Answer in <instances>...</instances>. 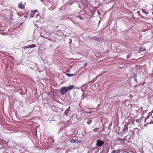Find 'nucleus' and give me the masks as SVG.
I'll use <instances>...</instances> for the list:
<instances>
[{
    "instance_id": "f257e3e1",
    "label": "nucleus",
    "mask_w": 153,
    "mask_h": 153,
    "mask_svg": "<svg viewBox=\"0 0 153 153\" xmlns=\"http://www.w3.org/2000/svg\"><path fill=\"white\" fill-rule=\"evenodd\" d=\"M74 87V86L73 85H70L68 87H62L60 89V93L61 94L64 95L68 91L73 89Z\"/></svg>"
},
{
    "instance_id": "f03ea898",
    "label": "nucleus",
    "mask_w": 153,
    "mask_h": 153,
    "mask_svg": "<svg viewBox=\"0 0 153 153\" xmlns=\"http://www.w3.org/2000/svg\"><path fill=\"white\" fill-rule=\"evenodd\" d=\"M30 17H34V15H36V18L37 19L36 20V22H38L41 20L40 16L39 15V12L37 10L32 11Z\"/></svg>"
},
{
    "instance_id": "7ed1b4c3",
    "label": "nucleus",
    "mask_w": 153,
    "mask_h": 153,
    "mask_svg": "<svg viewBox=\"0 0 153 153\" xmlns=\"http://www.w3.org/2000/svg\"><path fill=\"white\" fill-rule=\"evenodd\" d=\"M104 143V142L103 141L98 140L97 141L96 145L98 147H101Z\"/></svg>"
},
{
    "instance_id": "20e7f679",
    "label": "nucleus",
    "mask_w": 153,
    "mask_h": 153,
    "mask_svg": "<svg viewBox=\"0 0 153 153\" xmlns=\"http://www.w3.org/2000/svg\"><path fill=\"white\" fill-rule=\"evenodd\" d=\"M25 5H24L22 2H20L18 5V7L19 8L21 9H22L25 8Z\"/></svg>"
},
{
    "instance_id": "39448f33",
    "label": "nucleus",
    "mask_w": 153,
    "mask_h": 153,
    "mask_svg": "<svg viewBox=\"0 0 153 153\" xmlns=\"http://www.w3.org/2000/svg\"><path fill=\"white\" fill-rule=\"evenodd\" d=\"M36 47V45L34 44H32L31 45H29L25 47V48H34Z\"/></svg>"
},
{
    "instance_id": "423d86ee",
    "label": "nucleus",
    "mask_w": 153,
    "mask_h": 153,
    "mask_svg": "<svg viewBox=\"0 0 153 153\" xmlns=\"http://www.w3.org/2000/svg\"><path fill=\"white\" fill-rule=\"evenodd\" d=\"M70 142H71V143H77L78 142H80L81 141H79V142L77 141V140H76L73 139V140H71Z\"/></svg>"
},
{
    "instance_id": "0eeeda50",
    "label": "nucleus",
    "mask_w": 153,
    "mask_h": 153,
    "mask_svg": "<svg viewBox=\"0 0 153 153\" xmlns=\"http://www.w3.org/2000/svg\"><path fill=\"white\" fill-rule=\"evenodd\" d=\"M66 75L69 77H71L74 76V74H66Z\"/></svg>"
},
{
    "instance_id": "6e6552de",
    "label": "nucleus",
    "mask_w": 153,
    "mask_h": 153,
    "mask_svg": "<svg viewBox=\"0 0 153 153\" xmlns=\"http://www.w3.org/2000/svg\"><path fill=\"white\" fill-rule=\"evenodd\" d=\"M143 13H146V14H148V12H146V11H145V10H144L143 11Z\"/></svg>"
},
{
    "instance_id": "1a4fd4ad",
    "label": "nucleus",
    "mask_w": 153,
    "mask_h": 153,
    "mask_svg": "<svg viewBox=\"0 0 153 153\" xmlns=\"http://www.w3.org/2000/svg\"><path fill=\"white\" fill-rule=\"evenodd\" d=\"M72 3L71 2L70 3V5H72Z\"/></svg>"
},
{
    "instance_id": "9d476101",
    "label": "nucleus",
    "mask_w": 153,
    "mask_h": 153,
    "mask_svg": "<svg viewBox=\"0 0 153 153\" xmlns=\"http://www.w3.org/2000/svg\"><path fill=\"white\" fill-rule=\"evenodd\" d=\"M115 151L114 150V151H113V152H114Z\"/></svg>"
},
{
    "instance_id": "9b49d317",
    "label": "nucleus",
    "mask_w": 153,
    "mask_h": 153,
    "mask_svg": "<svg viewBox=\"0 0 153 153\" xmlns=\"http://www.w3.org/2000/svg\"><path fill=\"white\" fill-rule=\"evenodd\" d=\"M152 123L153 124V121L152 122Z\"/></svg>"
}]
</instances>
